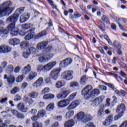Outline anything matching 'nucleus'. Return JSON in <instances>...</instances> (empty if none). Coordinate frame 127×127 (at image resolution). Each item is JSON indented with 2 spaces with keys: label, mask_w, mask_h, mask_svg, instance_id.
Masks as SVG:
<instances>
[{
  "label": "nucleus",
  "mask_w": 127,
  "mask_h": 127,
  "mask_svg": "<svg viewBox=\"0 0 127 127\" xmlns=\"http://www.w3.org/2000/svg\"><path fill=\"white\" fill-rule=\"evenodd\" d=\"M102 83H103V84H104V85L108 86V87H109V88H111V89H112L113 90L115 89V86H114L112 84L107 83L104 81H102Z\"/></svg>",
  "instance_id": "nucleus-47"
},
{
  "label": "nucleus",
  "mask_w": 127,
  "mask_h": 127,
  "mask_svg": "<svg viewBox=\"0 0 127 127\" xmlns=\"http://www.w3.org/2000/svg\"><path fill=\"white\" fill-rule=\"evenodd\" d=\"M75 125V121L73 119H70L64 124V127H72Z\"/></svg>",
  "instance_id": "nucleus-18"
},
{
  "label": "nucleus",
  "mask_w": 127,
  "mask_h": 127,
  "mask_svg": "<svg viewBox=\"0 0 127 127\" xmlns=\"http://www.w3.org/2000/svg\"><path fill=\"white\" fill-rule=\"evenodd\" d=\"M76 96H77V93L75 92L69 95L67 98L69 100H70V102H72V101L75 99V97H76Z\"/></svg>",
  "instance_id": "nucleus-44"
},
{
  "label": "nucleus",
  "mask_w": 127,
  "mask_h": 127,
  "mask_svg": "<svg viewBox=\"0 0 127 127\" xmlns=\"http://www.w3.org/2000/svg\"><path fill=\"white\" fill-rule=\"evenodd\" d=\"M79 7L83 12L88 14V11L86 9V7L83 6V5H79Z\"/></svg>",
  "instance_id": "nucleus-58"
},
{
  "label": "nucleus",
  "mask_w": 127,
  "mask_h": 127,
  "mask_svg": "<svg viewBox=\"0 0 127 127\" xmlns=\"http://www.w3.org/2000/svg\"><path fill=\"white\" fill-rule=\"evenodd\" d=\"M11 51V48L5 45L4 53H8Z\"/></svg>",
  "instance_id": "nucleus-51"
},
{
  "label": "nucleus",
  "mask_w": 127,
  "mask_h": 127,
  "mask_svg": "<svg viewBox=\"0 0 127 127\" xmlns=\"http://www.w3.org/2000/svg\"><path fill=\"white\" fill-rule=\"evenodd\" d=\"M33 127H43L42 123L35 122L33 124Z\"/></svg>",
  "instance_id": "nucleus-53"
},
{
  "label": "nucleus",
  "mask_w": 127,
  "mask_h": 127,
  "mask_svg": "<svg viewBox=\"0 0 127 127\" xmlns=\"http://www.w3.org/2000/svg\"><path fill=\"white\" fill-rule=\"evenodd\" d=\"M24 78V75L22 74V75L18 76L17 78L16 79V82L17 83H19L22 82Z\"/></svg>",
  "instance_id": "nucleus-46"
},
{
  "label": "nucleus",
  "mask_w": 127,
  "mask_h": 127,
  "mask_svg": "<svg viewBox=\"0 0 127 127\" xmlns=\"http://www.w3.org/2000/svg\"><path fill=\"white\" fill-rule=\"evenodd\" d=\"M74 116V111L69 110L68 112H66L65 114V118L66 119H69V118H71Z\"/></svg>",
  "instance_id": "nucleus-36"
},
{
  "label": "nucleus",
  "mask_w": 127,
  "mask_h": 127,
  "mask_svg": "<svg viewBox=\"0 0 127 127\" xmlns=\"http://www.w3.org/2000/svg\"><path fill=\"white\" fill-rule=\"evenodd\" d=\"M103 113H104V109L100 108L98 111V116L99 117H102V116H103Z\"/></svg>",
  "instance_id": "nucleus-60"
},
{
  "label": "nucleus",
  "mask_w": 127,
  "mask_h": 127,
  "mask_svg": "<svg viewBox=\"0 0 127 127\" xmlns=\"http://www.w3.org/2000/svg\"><path fill=\"white\" fill-rule=\"evenodd\" d=\"M98 95H100V90L98 89H95L90 91V97H96Z\"/></svg>",
  "instance_id": "nucleus-25"
},
{
  "label": "nucleus",
  "mask_w": 127,
  "mask_h": 127,
  "mask_svg": "<svg viewBox=\"0 0 127 127\" xmlns=\"http://www.w3.org/2000/svg\"><path fill=\"white\" fill-rule=\"evenodd\" d=\"M64 88H63L62 90L63 91H61V93H58L57 95V99H59V100H63V99H66L67 97H68V95L71 93V91L70 90H64Z\"/></svg>",
  "instance_id": "nucleus-7"
},
{
  "label": "nucleus",
  "mask_w": 127,
  "mask_h": 127,
  "mask_svg": "<svg viewBox=\"0 0 127 127\" xmlns=\"http://www.w3.org/2000/svg\"><path fill=\"white\" fill-rule=\"evenodd\" d=\"M123 115L121 113H119V114L118 115H116L114 117V120L115 121H118V120H119V119H121V118H122V117H123Z\"/></svg>",
  "instance_id": "nucleus-59"
},
{
  "label": "nucleus",
  "mask_w": 127,
  "mask_h": 127,
  "mask_svg": "<svg viewBox=\"0 0 127 127\" xmlns=\"http://www.w3.org/2000/svg\"><path fill=\"white\" fill-rule=\"evenodd\" d=\"M47 32L46 30L43 31L39 33L37 35L34 36V38L35 39H39V38H41V37H43V36H45L46 35Z\"/></svg>",
  "instance_id": "nucleus-22"
},
{
  "label": "nucleus",
  "mask_w": 127,
  "mask_h": 127,
  "mask_svg": "<svg viewBox=\"0 0 127 127\" xmlns=\"http://www.w3.org/2000/svg\"><path fill=\"white\" fill-rule=\"evenodd\" d=\"M110 15L112 19H114L115 21L117 22V23H118L119 26L121 28V29L124 30V26H123V25H122V24L119 22V21H121V19L117 16H116L115 15L112 14H110Z\"/></svg>",
  "instance_id": "nucleus-17"
},
{
  "label": "nucleus",
  "mask_w": 127,
  "mask_h": 127,
  "mask_svg": "<svg viewBox=\"0 0 127 127\" xmlns=\"http://www.w3.org/2000/svg\"><path fill=\"white\" fill-rule=\"evenodd\" d=\"M39 61L40 63H44L45 62L48 61V59L45 56H41L39 57Z\"/></svg>",
  "instance_id": "nucleus-39"
},
{
  "label": "nucleus",
  "mask_w": 127,
  "mask_h": 127,
  "mask_svg": "<svg viewBox=\"0 0 127 127\" xmlns=\"http://www.w3.org/2000/svg\"><path fill=\"white\" fill-rule=\"evenodd\" d=\"M45 65L42 66V65L39 64L37 66V72H42V71H44V72H47L45 70Z\"/></svg>",
  "instance_id": "nucleus-31"
},
{
  "label": "nucleus",
  "mask_w": 127,
  "mask_h": 127,
  "mask_svg": "<svg viewBox=\"0 0 127 127\" xmlns=\"http://www.w3.org/2000/svg\"><path fill=\"white\" fill-rule=\"evenodd\" d=\"M44 79L42 77H39L34 83H33L32 86L34 88H38V87H41L43 85Z\"/></svg>",
  "instance_id": "nucleus-12"
},
{
  "label": "nucleus",
  "mask_w": 127,
  "mask_h": 127,
  "mask_svg": "<svg viewBox=\"0 0 127 127\" xmlns=\"http://www.w3.org/2000/svg\"><path fill=\"white\" fill-rule=\"evenodd\" d=\"M30 71H31V65H30V64H27V66H25L22 69L23 74L25 75L28 74Z\"/></svg>",
  "instance_id": "nucleus-23"
},
{
  "label": "nucleus",
  "mask_w": 127,
  "mask_h": 127,
  "mask_svg": "<svg viewBox=\"0 0 127 127\" xmlns=\"http://www.w3.org/2000/svg\"><path fill=\"white\" fill-rule=\"evenodd\" d=\"M19 16L16 14H13L6 19L7 22H11L7 27L10 30V34L12 36H16L18 34L19 29L18 28L15 27V22L17 21Z\"/></svg>",
  "instance_id": "nucleus-1"
},
{
  "label": "nucleus",
  "mask_w": 127,
  "mask_h": 127,
  "mask_svg": "<svg viewBox=\"0 0 127 127\" xmlns=\"http://www.w3.org/2000/svg\"><path fill=\"white\" fill-rule=\"evenodd\" d=\"M18 92H19V87H14L11 90L10 94H12L13 95H14V94H16V93H18Z\"/></svg>",
  "instance_id": "nucleus-40"
},
{
  "label": "nucleus",
  "mask_w": 127,
  "mask_h": 127,
  "mask_svg": "<svg viewBox=\"0 0 127 127\" xmlns=\"http://www.w3.org/2000/svg\"><path fill=\"white\" fill-rule=\"evenodd\" d=\"M115 92L117 96H123V97H126V95H127V92L123 89H121L120 91L116 90L115 91Z\"/></svg>",
  "instance_id": "nucleus-24"
},
{
  "label": "nucleus",
  "mask_w": 127,
  "mask_h": 127,
  "mask_svg": "<svg viewBox=\"0 0 127 127\" xmlns=\"http://www.w3.org/2000/svg\"><path fill=\"white\" fill-rule=\"evenodd\" d=\"M16 11L18 13V14H21L24 11V7H21L16 9Z\"/></svg>",
  "instance_id": "nucleus-49"
},
{
  "label": "nucleus",
  "mask_w": 127,
  "mask_h": 127,
  "mask_svg": "<svg viewBox=\"0 0 127 127\" xmlns=\"http://www.w3.org/2000/svg\"><path fill=\"white\" fill-rule=\"evenodd\" d=\"M37 76V73L35 72H31L29 74L28 80L29 81H31V80H33L35 77Z\"/></svg>",
  "instance_id": "nucleus-28"
},
{
  "label": "nucleus",
  "mask_w": 127,
  "mask_h": 127,
  "mask_svg": "<svg viewBox=\"0 0 127 127\" xmlns=\"http://www.w3.org/2000/svg\"><path fill=\"white\" fill-rule=\"evenodd\" d=\"M65 85L66 81L64 80H60L56 83V88L57 89H60V88H62V87H64Z\"/></svg>",
  "instance_id": "nucleus-20"
},
{
  "label": "nucleus",
  "mask_w": 127,
  "mask_h": 127,
  "mask_svg": "<svg viewBox=\"0 0 127 127\" xmlns=\"http://www.w3.org/2000/svg\"><path fill=\"white\" fill-rule=\"evenodd\" d=\"M85 127H96V126L93 122H89L85 126Z\"/></svg>",
  "instance_id": "nucleus-63"
},
{
  "label": "nucleus",
  "mask_w": 127,
  "mask_h": 127,
  "mask_svg": "<svg viewBox=\"0 0 127 127\" xmlns=\"http://www.w3.org/2000/svg\"><path fill=\"white\" fill-rule=\"evenodd\" d=\"M45 115H46V111L43 109L39 111L37 113L38 117L39 118H43Z\"/></svg>",
  "instance_id": "nucleus-29"
},
{
  "label": "nucleus",
  "mask_w": 127,
  "mask_h": 127,
  "mask_svg": "<svg viewBox=\"0 0 127 127\" xmlns=\"http://www.w3.org/2000/svg\"><path fill=\"white\" fill-rule=\"evenodd\" d=\"M15 80V78H14V76L13 75H10L8 76L7 81L9 84H13Z\"/></svg>",
  "instance_id": "nucleus-27"
},
{
  "label": "nucleus",
  "mask_w": 127,
  "mask_h": 127,
  "mask_svg": "<svg viewBox=\"0 0 127 127\" xmlns=\"http://www.w3.org/2000/svg\"><path fill=\"white\" fill-rule=\"evenodd\" d=\"M24 101L26 103V104H28L29 106L34 104V100L28 97L27 95H25L24 96Z\"/></svg>",
  "instance_id": "nucleus-19"
},
{
  "label": "nucleus",
  "mask_w": 127,
  "mask_h": 127,
  "mask_svg": "<svg viewBox=\"0 0 127 127\" xmlns=\"http://www.w3.org/2000/svg\"><path fill=\"white\" fill-rule=\"evenodd\" d=\"M61 72V68H57L53 69L50 72L49 76L50 78L56 81L59 78V74Z\"/></svg>",
  "instance_id": "nucleus-6"
},
{
  "label": "nucleus",
  "mask_w": 127,
  "mask_h": 127,
  "mask_svg": "<svg viewBox=\"0 0 127 127\" xmlns=\"http://www.w3.org/2000/svg\"><path fill=\"white\" fill-rule=\"evenodd\" d=\"M91 120H93V117L90 115H85L84 118L83 119L82 123H87V122H90Z\"/></svg>",
  "instance_id": "nucleus-33"
},
{
  "label": "nucleus",
  "mask_w": 127,
  "mask_h": 127,
  "mask_svg": "<svg viewBox=\"0 0 127 127\" xmlns=\"http://www.w3.org/2000/svg\"><path fill=\"white\" fill-rule=\"evenodd\" d=\"M12 2L11 1H5L2 4L0 5V16L9 15L12 12L11 6Z\"/></svg>",
  "instance_id": "nucleus-2"
},
{
  "label": "nucleus",
  "mask_w": 127,
  "mask_h": 127,
  "mask_svg": "<svg viewBox=\"0 0 127 127\" xmlns=\"http://www.w3.org/2000/svg\"><path fill=\"white\" fill-rule=\"evenodd\" d=\"M98 24H99L98 25L99 28L101 29V30H105V28L106 27L105 26V23L102 21H100Z\"/></svg>",
  "instance_id": "nucleus-45"
},
{
  "label": "nucleus",
  "mask_w": 127,
  "mask_h": 127,
  "mask_svg": "<svg viewBox=\"0 0 127 127\" xmlns=\"http://www.w3.org/2000/svg\"><path fill=\"white\" fill-rule=\"evenodd\" d=\"M39 118L40 117L38 116V115L37 116L35 115L31 117V120L33 121H38V120H39Z\"/></svg>",
  "instance_id": "nucleus-62"
},
{
  "label": "nucleus",
  "mask_w": 127,
  "mask_h": 127,
  "mask_svg": "<svg viewBox=\"0 0 127 127\" xmlns=\"http://www.w3.org/2000/svg\"><path fill=\"white\" fill-rule=\"evenodd\" d=\"M48 45V41H44L38 43L37 45V48L39 50H42L44 52H46V53L48 52H50L51 51V49H52V46Z\"/></svg>",
  "instance_id": "nucleus-3"
},
{
  "label": "nucleus",
  "mask_w": 127,
  "mask_h": 127,
  "mask_svg": "<svg viewBox=\"0 0 127 127\" xmlns=\"http://www.w3.org/2000/svg\"><path fill=\"white\" fill-rule=\"evenodd\" d=\"M106 119L109 121V122L113 123V121L114 120L113 115V114L109 115Z\"/></svg>",
  "instance_id": "nucleus-55"
},
{
  "label": "nucleus",
  "mask_w": 127,
  "mask_h": 127,
  "mask_svg": "<svg viewBox=\"0 0 127 127\" xmlns=\"http://www.w3.org/2000/svg\"><path fill=\"white\" fill-rule=\"evenodd\" d=\"M70 87L73 88L74 87H78L79 86V83H78V82H72L71 83H70Z\"/></svg>",
  "instance_id": "nucleus-57"
},
{
  "label": "nucleus",
  "mask_w": 127,
  "mask_h": 127,
  "mask_svg": "<svg viewBox=\"0 0 127 127\" xmlns=\"http://www.w3.org/2000/svg\"><path fill=\"white\" fill-rule=\"evenodd\" d=\"M76 118L77 120H79V121H81L82 123H83V120H84V118L85 117V114H84V112H79L76 116Z\"/></svg>",
  "instance_id": "nucleus-26"
},
{
  "label": "nucleus",
  "mask_w": 127,
  "mask_h": 127,
  "mask_svg": "<svg viewBox=\"0 0 127 127\" xmlns=\"http://www.w3.org/2000/svg\"><path fill=\"white\" fill-rule=\"evenodd\" d=\"M58 107H59V108H65V107H66L65 106V104L64 103V101H63V100L58 102Z\"/></svg>",
  "instance_id": "nucleus-48"
},
{
  "label": "nucleus",
  "mask_w": 127,
  "mask_h": 127,
  "mask_svg": "<svg viewBox=\"0 0 127 127\" xmlns=\"http://www.w3.org/2000/svg\"><path fill=\"white\" fill-rule=\"evenodd\" d=\"M4 50H5V45L0 46V53L1 54L4 53Z\"/></svg>",
  "instance_id": "nucleus-61"
},
{
  "label": "nucleus",
  "mask_w": 127,
  "mask_h": 127,
  "mask_svg": "<svg viewBox=\"0 0 127 127\" xmlns=\"http://www.w3.org/2000/svg\"><path fill=\"white\" fill-rule=\"evenodd\" d=\"M63 101H64V106H65V107H67V106H68V105H69L71 102L68 98L66 99H64Z\"/></svg>",
  "instance_id": "nucleus-56"
},
{
  "label": "nucleus",
  "mask_w": 127,
  "mask_h": 127,
  "mask_svg": "<svg viewBox=\"0 0 127 127\" xmlns=\"http://www.w3.org/2000/svg\"><path fill=\"white\" fill-rule=\"evenodd\" d=\"M113 44L114 45V47L117 48L118 49H121V48H122V45L121 44V43L117 41H115Z\"/></svg>",
  "instance_id": "nucleus-41"
},
{
  "label": "nucleus",
  "mask_w": 127,
  "mask_h": 127,
  "mask_svg": "<svg viewBox=\"0 0 127 127\" xmlns=\"http://www.w3.org/2000/svg\"><path fill=\"white\" fill-rule=\"evenodd\" d=\"M29 55H30V54L27 51V52H24L23 53V57L25 59H27L28 57H29Z\"/></svg>",
  "instance_id": "nucleus-52"
},
{
  "label": "nucleus",
  "mask_w": 127,
  "mask_h": 127,
  "mask_svg": "<svg viewBox=\"0 0 127 127\" xmlns=\"http://www.w3.org/2000/svg\"><path fill=\"white\" fill-rule=\"evenodd\" d=\"M54 109V103L49 104L46 107L47 111H53Z\"/></svg>",
  "instance_id": "nucleus-42"
},
{
  "label": "nucleus",
  "mask_w": 127,
  "mask_h": 127,
  "mask_svg": "<svg viewBox=\"0 0 127 127\" xmlns=\"http://www.w3.org/2000/svg\"><path fill=\"white\" fill-rule=\"evenodd\" d=\"M101 20L104 22H106V23L107 24H110V23H111V22H110V19H109L108 17L106 15H103L101 17Z\"/></svg>",
  "instance_id": "nucleus-38"
},
{
  "label": "nucleus",
  "mask_w": 127,
  "mask_h": 127,
  "mask_svg": "<svg viewBox=\"0 0 127 127\" xmlns=\"http://www.w3.org/2000/svg\"><path fill=\"white\" fill-rule=\"evenodd\" d=\"M57 64V62L56 61H53L45 64V69L46 72H49L51 69L53 68L55 66H56Z\"/></svg>",
  "instance_id": "nucleus-11"
},
{
  "label": "nucleus",
  "mask_w": 127,
  "mask_h": 127,
  "mask_svg": "<svg viewBox=\"0 0 127 127\" xmlns=\"http://www.w3.org/2000/svg\"><path fill=\"white\" fill-rule=\"evenodd\" d=\"M28 33L24 37L25 40H30L33 38V35L35 34V28H33L27 31Z\"/></svg>",
  "instance_id": "nucleus-10"
},
{
  "label": "nucleus",
  "mask_w": 127,
  "mask_h": 127,
  "mask_svg": "<svg viewBox=\"0 0 127 127\" xmlns=\"http://www.w3.org/2000/svg\"><path fill=\"white\" fill-rule=\"evenodd\" d=\"M27 51L30 53V54H35L36 53V52L37 51V50L34 48V47H30L29 48L28 50H27Z\"/></svg>",
  "instance_id": "nucleus-37"
},
{
  "label": "nucleus",
  "mask_w": 127,
  "mask_h": 127,
  "mask_svg": "<svg viewBox=\"0 0 127 127\" xmlns=\"http://www.w3.org/2000/svg\"><path fill=\"white\" fill-rule=\"evenodd\" d=\"M80 105V102L78 100H76L71 102L70 105L67 107V109L68 111H71V110H74L75 108H77V106Z\"/></svg>",
  "instance_id": "nucleus-14"
},
{
  "label": "nucleus",
  "mask_w": 127,
  "mask_h": 127,
  "mask_svg": "<svg viewBox=\"0 0 127 127\" xmlns=\"http://www.w3.org/2000/svg\"><path fill=\"white\" fill-rule=\"evenodd\" d=\"M20 46L22 49H23V48H26V47H27V42H22L20 43Z\"/></svg>",
  "instance_id": "nucleus-50"
},
{
  "label": "nucleus",
  "mask_w": 127,
  "mask_h": 127,
  "mask_svg": "<svg viewBox=\"0 0 127 127\" xmlns=\"http://www.w3.org/2000/svg\"><path fill=\"white\" fill-rule=\"evenodd\" d=\"M0 66L3 69H4L7 66V62L6 61H2L1 62Z\"/></svg>",
  "instance_id": "nucleus-54"
},
{
  "label": "nucleus",
  "mask_w": 127,
  "mask_h": 127,
  "mask_svg": "<svg viewBox=\"0 0 127 127\" xmlns=\"http://www.w3.org/2000/svg\"><path fill=\"white\" fill-rule=\"evenodd\" d=\"M17 109L19 110V111H20V112H21L22 113H26L28 110L27 108L25 107L24 104L22 103H20L18 104Z\"/></svg>",
  "instance_id": "nucleus-16"
},
{
  "label": "nucleus",
  "mask_w": 127,
  "mask_h": 127,
  "mask_svg": "<svg viewBox=\"0 0 127 127\" xmlns=\"http://www.w3.org/2000/svg\"><path fill=\"white\" fill-rule=\"evenodd\" d=\"M37 113V110L36 109H31L29 111V114H31V115H35Z\"/></svg>",
  "instance_id": "nucleus-64"
},
{
  "label": "nucleus",
  "mask_w": 127,
  "mask_h": 127,
  "mask_svg": "<svg viewBox=\"0 0 127 127\" xmlns=\"http://www.w3.org/2000/svg\"><path fill=\"white\" fill-rule=\"evenodd\" d=\"M31 27H32V24L30 23H28V24L25 23L22 25V29H24V30L29 29L30 28H31Z\"/></svg>",
  "instance_id": "nucleus-32"
},
{
  "label": "nucleus",
  "mask_w": 127,
  "mask_h": 127,
  "mask_svg": "<svg viewBox=\"0 0 127 127\" xmlns=\"http://www.w3.org/2000/svg\"><path fill=\"white\" fill-rule=\"evenodd\" d=\"M93 90V86L87 85L81 91V95L84 96L85 99H90L91 97V91Z\"/></svg>",
  "instance_id": "nucleus-4"
},
{
  "label": "nucleus",
  "mask_w": 127,
  "mask_h": 127,
  "mask_svg": "<svg viewBox=\"0 0 127 127\" xmlns=\"http://www.w3.org/2000/svg\"><path fill=\"white\" fill-rule=\"evenodd\" d=\"M73 71L72 70H65L62 73L61 77L63 80L65 81H70L73 79Z\"/></svg>",
  "instance_id": "nucleus-5"
},
{
  "label": "nucleus",
  "mask_w": 127,
  "mask_h": 127,
  "mask_svg": "<svg viewBox=\"0 0 127 127\" xmlns=\"http://www.w3.org/2000/svg\"><path fill=\"white\" fill-rule=\"evenodd\" d=\"M111 124H112V122L107 119H105V121L103 122L102 125L103 127H110V126H111Z\"/></svg>",
  "instance_id": "nucleus-43"
},
{
  "label": "nucleus",
  "mask_w": 127,
  "mask_h": 127,
  "mask_svg": "<svg viewBox=\"0 0 127 127\" xmlns=\"http://www.w3.org/2000/svg\"><path fill=\"white\" fill-rule=\"evenodd\" d=\"M29 17H30V14L29 13H24L20 17V23H24V22H26L27 20L29 19Z\"/></svg>",
  "instance_id": "nucleus-13"
},
{
  "label": "nucleus",
  "mask_w": 127,
  "mask_h": 127,
  "mask_svg": "<svg viewBox=\"0 0 127 127\" xmlns=\"http://www.w3.org/2000/svg\"><path fill=\"white\" fill-rule=\"evenodd\" d=\"M105 97L104 96H102L100 97H98L95 99L94 100L91 102V106L92 107H98L102 102H103Z\"/></svg>",
  "instance_id": "nucleus-9"
},
{
  "label": "nucleus",
  "mask_w": 127,
  "mask_h": 127,
  "mask_svg": "<svg viewBox=\"0 0 127 127\" xmlns=\"http://www.w3.org/2000/svg\"><path fill=\"white\" fill-rule=\"evenodd\" d=\"M126 111V106L124 103L118 105L117 106V109H116V113H119L121 115H124V112Z\"/></svg>",
  "instance_id": "nucleus-15"
},
{
  "label": "nucleus",
  "mask_w": 127,
  "mask_h": 127,
  "mask_svg": "<svg viewBox=\"0 0 127 127\" xmlns=\"http://www.w3.org/2000/svg\"><path fill=\"white\" fill-rule=\"evenodd\" d=\"M72 62H73V60H72L71 58H68L62 61L59 64V66L63 68H65V67H67L68 65L71 64Z\"/></svg>",
  "instance_id": "nucleus-8"
},
{
  "label": "nucleus",
  "mask_w": 127,
  "mask_h": 127,
  "mask_svg": "<svg viewBox=\"0 0 127 127\" xmlns=\"http://www.w3.org/2000/svg\"><path fill=\"white\" fill-rule=\"evenodd\" d=\"M87 81H88L87 76H86V75H83L80 78V83L81 85H85L87 82Z\"/></svg>",
  "instance_id": "nucleus-30"
},
{
  "label": "nucleus",
  "mask_w": 127,
  "mask_h": 127,
  "mask_svg": "<svg viewBox=\"0 0 127 127\" xmlns=\"http://www.w3.org/2000/svg\"><path fill=\"white\" fill-rule=\"evenodd\" d=\"M10 31V30L7 27L5 29L3 27H0V35H7L8 34V32Z\"/></svg>",
  "instance_id": "nucleus-21"
},
{
  "label": "nucleus",
  "mask_w": 127,
  "mask_h": 127,
  "mask_svg": "<svg viewBox=\"0 0 127 127\" xmlns=\"http://www.w3.org/2000/svg\"><path fill=\"white\" fill-rule=\"evenodd\" d=\"M13 71V66L12 64H9L6 68V72L8 74H10Z\"/></svg>",
  "instance_id": "nucleus-34"
},
{
  "label": "nucleus",
  "mask_w": 127,
  "mask_h": 127,
  "mask_svg": "<svg viewBox=\"0 0 127 127\" xmlns=\"http://www.w3.org/2000/svg\"><path fill=\"white\" fill-rule=\"evenodd\" d=\"M29 96L31 99H36L38 97V92L33 91L29 94Z\"/></svg>",
  "instance_id": "nucleus-35"
}]
</instances>
